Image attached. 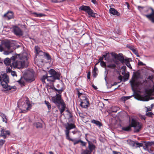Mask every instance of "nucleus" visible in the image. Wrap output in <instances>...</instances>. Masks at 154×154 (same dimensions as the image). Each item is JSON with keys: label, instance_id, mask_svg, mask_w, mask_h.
I'll list each match as a JSON object with an SVG mask.
<instances>
[{"label": "nucleus", "instance_id": "nucleus-63", "mask_svg": "<svg viewBox=\"0 0 154 154\" xmlns=\"http://www.w3.org/2000/svg\"><path fill=\"white\" fill-rule=\"evenodd\" d=\"M118 79L120 81V82H121L122 80V77L121 75H120L118 77Z\"/></svg>", "mask_w": 154, "mask_h": 154}, {"label": "nucleus", "instance_id": "nucleus-13", "mask_svg": "<svg viewBox=\"0 0 154 154\" xmlns=\"http://www.w3.org/2000/svg\"><path fill=\"white\" fill-rule=\"evenodd\" d=\"M13 30L14 33L16 35L21 36L23 34V32L21 29L17 26L14 27Z\"/></svg>", "mask_w": 154, "mask_h": 154}, {"label": "nucleus", "instance_id": "nucleus-16", "mask_svg": "<svg viewBox=\"0 0 154 154\" xmlns=\"http://www.w3.org/2000/svg\"><path fill=\"white\" fill-rule=\"evenodd\" d=\"M20 111V112L26 113L31 109L32 106H18Z\"/></svg>", "mask_w": 154, "mask_h": 154}, {"label": "nucleus", "instance_id": "nucleus-27", "mask_svg": "<svg viewBox=\"0 0 154 154\" xmlns=\"http://www.w3.org/2000/svg\"><path fill=\"white\" fill-rule=\"evenodd\" d=\"M35 17H41L45 16L46 15L41 13H37L36 12H34L32 14Z\"/></svg>", "mask_w": 154, "mask_h": 154}, {"label": "nucleus", "instance_id": "nucleus-29", "mask_svg": "<svg viewBox=\"0 0 154 154\" xmlns=\"http://www.w3.org/2000/svg\"><path fill=\"white\" fill-rule=\"evenodd\" d=\"M103 56L105 58V59L107 61H108L109 59V52H104V53Z\"/></svg>", "mask_w": 154, "mask_h": 154}, {"label": "nucleus", "instance_id": "nucleus-11", "mask_svg": "<svg viewBox=\"0 0 154 154\" xmlns=\"http://www.w3.org/2000/svg\"><path fill=\"white\" fill-rule=\"evenodd\" d=\"M9 82H1V84L3 88L7 89V90H11L12 91L16 90V86H9L8 85V83Z\"/></svg>", "mask_w": 154, "mask_h": 154}, {"label": "nucleus", "instance_id": "nucleus-45", "mask_svg": "<svg viewBox=\"0 0 154 154\" xmlns=\"http://www.w3.org/2000/svg\"><path fill=\"white\" fill-rule=\"evenodd\" d=\"M73 141H72V142H74V145H75L76 144L78 143L79 142H80L81 141V140H76L75 139H73Z\"/></svg>", "mask_w": 154, "mask_h": 154}, {"label": "nucleus", "instance_id": "nucleus-56", "mask_svg": "<svg viewBox=\"0 0 154 154\" xmlns=\"http://www.w3.org/2000/svg\"><path fill=\"white\" fill-rule=\"evenodd\" d=\"M92 73L93 76L94 77H95L97 75V72H95L94 71H92Z\"/></svg>", "mask_w": 154, "mask_h": 154}, {"label": "nucleus", "instance_id": "nucleus-43", "mask_svg": "<svg viewBox=\"0 0 154 154\" xmlns=\"http://www.w3.org/2000/svg\"><path fill=\"white\" fill-rule=\"evenodd\" d=\"M126 68V67L125 66H123L122 67V74L123 75L126 73L125 70Z\"/></svg>", "mask_w": 154, "mask_h": 154}, {"label": "nucleus", "instance_id": "nucleus-34", "mask_svg": "<svg viewBox=\"0 0 154 154\" xmlns=\"http://www.w3.org/2000/svg\"><path fill=\"white\" fill-rule=\"evenodd\" d=\"M153 115H154V114L151 112H146V116L148 117H151V118L153 117L152 116H153Z\"/></svg>", "mask_w": 154, "mask_h": 154}, {"label": "nucleus", "instance_id": "nucleus-22", "mask_svg": "<svg viewBox=\"0 0 154 154\" xmlns=\"http://www.w3.org/2000/svg\"><path fill=\"white\" fill-rule=\"evenodd\" d=\"M91 122L92 123L96 125L97 126L100 127L102 125L100 122L98 120H96L95 119H93L91 121Z\"/></svg>", "mask_w": 154, "mask_h": 154}, {"label": "nucleus", "instance_id": "nucleus-42", "mask_svg": "<svg viewBox=\"0 0 154 154\" xmlns=\"http://www.w3.org/2000/svg\"><path fill=\"white\" fill-rule=\"evenodd\" d=\"M116 67V65L115 64H110L107 66V67L111 69H114Z\"/></svg>", "mask_w": 154, "mask_h": 154}, {"label": "nucleus", "instance_id": "nucleus-15", "mask_svg": "<svg viewBox=\"0 0 154 154\" xmlns=\"http://www.w3.org/2000/svg\"><path fill=\"white\" fill-rule=\"evenodd\" d=\"M142 124L141 122H137L135 120V133H137L140 131L142 128Z\"/></svg>", "mask_w": 154, "mask_h": 154}, {"label": "nucleus", "instance_id": "nucleus-31", "mask_svg": "<svg viewBox=\"0 0 154 154\" xmlns=\"http://www.w3.org/2000/svg\"><path fill=\"white\" fill-rule=\"evenodd\" d=\"M8 51H5L3 52V54L5 55H8L13 52V49L8 50Z\"/></svg>", "mask_w": 154, "mask_h": 154}, {"label": "nucleus", "instance_id": "nucleus-2", "mask_svg": "<svg viewBox=\"0 0 154 154\" xmlns=\"http://www.w3.org/2000/svg\"><path fill=\"white\" fill-rule=\"evenodd\" d=\"M48 88L49 89L51 88L52 90L54 89L59 93V94H57L56 96L52 97L51 100L52 102L56 105H58V106H65V103L61 98V94L63 90V88H61L59 89H57L53 85H52L51 86H48Z\"/></svg>", "mask_w": 154, "mask_h": 154}, {"label": "nucleus", "instance_id": "nucleus-59", "mask_svg": "<svg viewBox=\"0 0 154 154\" xmlns=\"http://www.w3.org/2000/svg\"><path fill=\"white\" fill-rule=\"evenodd\" d=\"M90 75H91V72H88L87 74V77L88 79H89L90 78Z\"/></svg>", "mask_w": 154, "mask_h": 154}, {"label": "nucleus", "instance_id": "nucleus-5", "mask_svg": "<svg viewBox=\"0 0 154 154\" xmlns=\"http://www.w3.org/2000/svg\"><path fill=\"white\" fill-rule=\"evenodd\" d=\"M76 90L78 93V97L81 100L80 106H88L89 103L88 98V96L85 94L80 92L79 88H76Z\"/></svg>", "mask_w": 154, "mask_h": 154}, {"label": "nucleus", "instance_id": "nucleus-35", "mask_svg": "<svg viewBox=\"0 0 154 154\" xmlns=\"http://www.w3.org/2000/svg\"><path fill=\"white\" fill-rule=\"evenodd\" d=\"M0 135L1 137H3L4 139H5L6 138V135L4 133V131L3 129H2L1 131Z\"/></svg>", "mask_w": 154, "mask_h": 154}, {"label": "nucleus", "instance_id": "nucleus-33", "mask_svg": "<svg viewBox=\"0 0 154 154\" xmlns=\"http://www.w3.org/2000/svg\"><path fill=\"white\" fill-rule=\"evenodd\" d=\"M44 56L45 57V58L47 60H51V57L49 54L48 53L45 52Z\"/></svg>", "mask_w": 154, "mask_h": 154}, {"label": "nucleus", "instance_id": "nucleus-3", "mask_svg": "<svg viewBox=\"0 0 154 154\" xmlns=\"http://www.w3.org/2000/svg\"><path fill=\"white\" fill-rule=\"evenodd\" d=\"M154 94V85L151 88L145 89V93L143 95L140 96V100L147 101L153 99L151 96Z\"/></svg>", "mask_w": 154, "mask_h": 154}, {"label": "nucleus", "instance_id": "nucleus-54", "mask_svg": "<svg viewBox=\"0 0 154 154\" xmlns=\"http://www.w3.org/2000/svg\"><path fill=\"white\" fill-rule=\"evenodd\" d=\"M10 67H8L6 69V72L7 73H10L12 71Z\"/></svg>", "mask_w": 154, "mask_h": 154}, {"label": "nucleus", "instance_id": "nucleus-57", "mask_svg": "<svg viewBox=\"0 0 154 154\" xmlns=\"http://www.w3.org/2000/svg\"><path fill=\"white\" fill-rule=\"evenodd\" d=\"M104 58V57L103 56H103L102 57H100L98 60L99 62H100L103 61V60Z\"/></svg>", "mask_w": 154, "mask_h": 154}, {"label": "nucleus", "instance_id": "nucleus-8", "mask_svg": "<svg viewBox=\"0 0 154 154\" xmlns=\"http://www.w3.org/2000/svg\"><path fill=\"white\" fill-rule=\"evenodd\" d=\"M130 124L129 125L122 127V130L125 131H128L131 130V127L135 128V118L131 117L129 118Z\"/></svg>", "mask_w": 154, "mask_h": 154}, {"label": "nucleus", "instance_id": "nucleus-7", "mask_svg": "<svg viewBox=\"0 0 154 154\" xmlns=\"http://www.w3.org/2000/svg\"><path fill=\"white\" fill-rule=\"evenodd\" d=\"M66 129L65 130V132L66 136V138L70 141H73V139L70 138L69 136V130L75 128L76 127L74 123H68L67 125H65Z\"/></svg>", "mask_w": 154, "mask_h": 154}, {"label": "nucleus", "instance_id": "nucleus-17", "mask_svg": "<svg viewBox=\"0 0 154 154\" xmlns=\"http://www.w3.org/2000/svg\"><path fill=\"white\" fill-rule=\"evenodd\" d=\"M154 144V143L152 142H145V146L143 147L145 149H149L150 147H151V146Z\"/></svg>", "mask_w": 154, "mask_h": 154}, {"label": "nucleus", "instance_id": "nucleus-46", "mask_svg": "<svg viewBox=\"0 0 154 154\" xmlns=\"http://www.w3.org/2000/svg\"><path fill=\"white\" fill-rule=\"evenodd\" d=\"M117 107L118 106H112V107L110 108V110L112 112H116L117 111V109H114L115 108Z\"/></svg>", "mask_w": 154, "mask_h": 154}, {"label": "nucleus", "instance_id": "nucleus-64", "mask_svg": "<svg viewBox=\"0 0 154 154\" xmlns=\"http://www.w3.org/2000/svg\"><path fill=\"white\" fill-rule=\"evenodd\" d=\"M93 71H94L97 72H98V69L95 66L94 67Z\"/></svg>", "mask_w": 154, "mask_h": 154}, {"label": "nucleus", "instance_id": "nucleus-23", "mask_svg": "<svg viewBox=\"0 0 154 154\" xmlns=\"http://www.w3.org/2000/svg\"><path fill=\"white\" fill-rule=\"evenodd\" d=\"M26 81L28 82H31L34 81L35 79L33 74H31L29 75V76L25 78Z\"/></svg>", "mask_w": 154, "mask_h": 154}, {"label": "nucleus", "instance_id": "nucleus-39", "mask_svg": "<svg viewBox=\"0 0 154 154\" xmlns=\"http://www.w3.org/2000/svg\"><path fill=\"white\" fill-rule=\"evenodd\" d=\"M128 141V143L131 146H134L135 145V142L131 140Z\"/></svg>", "mask_w": 154, "mask_h": 154}, {"label": "nucleus", "instance_id": "nucleus-6", "mask_svg": "<svg viewBox=\"0 0 154 154\" xmlns=\"http://www.w3.org/2000/svg\"><path fill=\"white\" fill-rule=\"evenodd\" d=\"M132 89L133 91L132 95L128 96H123L120 99L121 101L125 102L128 100L130 99L132 97L135 96V72H133L132 77L131 80L130 81Z\"/></svg>", "mask_w": 154, "mask_h": 154}, {"label": "nucleus", "instance_id": "nucleus-4", "mask_svg": "<svg viewBox=\"0 0 154 154\" xmlns=\"http://www.w3.org/2000/svg\"><path fill=\"white\" fill-rule=\"evenodd\" d=\"M50 76H48L47 81L50 83L53 84L56 80H60V73L53 69H51L48 71Z\"/></svg>", "mask_w": 154, "mask_h": 154}, {"label": "nucleus", "instance_id": "nucleus-50", "mask_svg": "<svg viewBox=\"0 0 154 154\" xmlns=\"http://www.w3.org/2000/svg\"><path fill=\"white\" fill-rule=\"evenodd\" d=\"M127 47H128L129 48L132 50L133 52L135 53V49H134V48L133 47L130 46H127Z\"/></svg>", "mask_w": 154, "mask_h": 154}, {"label": "nucleus", "instance_id": "nucleus-1", "mask_svg": "<svg viewBox=\"0 0 154 154\" xmlns=\"http://www.w3.org/2000/svg\"><path fill=\"white\" fill-rule=\"evenodd\" d=\"M28 54L26 52L22 54H15L11 57L5 58L4 61L5 64L7 66L11 65V60H13L12 64L14 67L23 68L28 66Z\"/></svg>", "mask_w": 154, "mask_h": 154}, {"label": "nucleus", "instance_id": "nucleus-44", "mask_svg": "<svg viewBox=\"0 0 154 154\" xmlns=\"http://www.w3.org/2000/svg\"><path fill=\"white\" fill-rule=\"evenodd\" d=\"M25 102L27 106H31L30 102L28 98H27Z\"/></svg>", "mask_w": 154, "mask_h": 154}, {"label": "nucleus", "instance_id": "nucleus-20", "mask_svg": "<svg viewBox=\"0 0 154 154\" xmlns=\"http://www.w3.org/2000/svg\"><path fill=\"white\" fill-rule=\"evenodd\" d=\"M2 82H9V77L6 73L2 74Z\"/></svg>", "mask_w": 154, "mask_h": 154}, {"label": "nucleus", "instance_id": "nucleus-10", "mask_svg": "<svg viewBox=\"0 0 154 154\" xmlns=\"http://www.w3.org/2000/svg\"><path fill=\"white\" fill-rule=\"evenodd\" d=\"M112 56L115 59L119 60L120 62L123 64L125 61H126V59H125L123 55L121 53L117 54L112 53Z\"/></svg>", "mask_w": 154, "mask_h": 154}, {"label": "nucleus", "instance_id": "nucleus-40", "mask_svg": "<svg viewBox=\"0 0 154 154\" xmlns=\"http://www.w3.org/2000/svg\"><path fill=\"white\" fill-rule=\"evenodd\" d=\"M135 145H136V146H135V147H140L142 146L143 145L142 143H139L136 141Z\"/></svg>", "mask_w": 154, "mask_h": 154}, {"label": "nucleus", "instance_id": "nucleus-24", "mask_svg": "<svg viewBox=\"0 0 154 154\" xmlns=\"http://www.w3.org/2000/svg\"><path fill=\"white\" fill-rule=\"evenodd\" d=\"M135 88L136 86L138 85L136 83V79L138 78H141L140 74L139 71L135 72Z\"/></svg>", "mask_w": 154, "mask_h": 154}, {"label": "nucleus", "instance_id": "nucleus-19", "mask_svg": "<svg viewBox=\"0 0 154 154\" xmlns=\"http://www.w3.org/2000/svg\"><path fill=\"white\" fill-rule=\"evenodd\" d=\"M88 143L89 151H91V153L95 149L96 146L92 143L90 141H88Z\"/></svg>", "mask_w": 154, "mask_h": 154}, {"label": "nucleus", "instance_id": "nucleus-21", "mask_svg": "<svg viewBox=\"0 0 154 154\" xmlns=\"http://www.w3.org/2000/svg\"><path fill=\"white\" fill-rule=\"evenodd\" d=\"M110 13L114 15H117V16H119L120 13L118 12L114 8H110L109 10Z\"/></svg>", "mask_w": 154, "mask_h": 154}, {"label": "nucleus", "instance_id": "nucleus-58", "mask_svg": "<svg viewBox=\"0 0 154 154\" xmlns=\"http://www.w3.org/2000/svg\"><path fill=\"white\" fill-rule=\"evenodd\" d=\"M80 142L81 143L82 145L84 146H86V143L85 142H83V141H82L81 140V141H80Z\"/></svg>", "mask_w": 154, "mask_h": 154}, {"label": "nucleus", "instance_id": "nucleus-26", "mask_svg": "<svg viewBox=\"0 0 154 154\" xmlns=\"http://www.w3.org/2000/svg\"><path fill=\"white\" fill-rule=\"evenodd\" d=\"M33 125L37 128H41L42 127V124L39 122H34L33 124Z\"/></svg>", "mask_w": 154, "mask_h": 154}, {"label": "nucleus", "instance_id": "nucleus-41", "mask_svg": "<svg viewBox=\"0 0 154 154\" xmlns=\"http://www.w3.org/2000/svg\"><path fill=\"white\" fill-rule=\"evenodd\" d=\"M66 112L67 113V115L69 117L68 118H71L72 117V115L71 112L68 110V109L66 110Z\"/></svg>", "mask_w": 154, "mask_h": 154}, {"label": "nucleus", "instance_id": "nucleus-25", "mask_svg": "<svg viewBox=\"0 0 154 154\" xmlns=\"http://www.w3.org/2000/svg\"><path fill=\"white\" fill-rule=\"evenodd\" d=\"M123 75V81L125 82L128 80L129 76V73L128 72Z\"/></svg>", "mask_w": 154, "mask_h": 154}, {"label": "nucleus", "instance_id": "nucleus-32", "mask_svg": "<svg viewBox=\"0 0 154 154\" xmlns=\"http://www.w3.org/2000/svg\"><path fill=\"white\" fill-rule=\"evenodd\" d=\"M48 76L47 75H43L41 78V81L42 82L43 84L45 83V80L46 79L47 80V79L48 78Z\"/></svg>", "mask_w": 154, "mask_h": 154}, {"label": "nucleus", "instance_id": "nucleus-28", "mask_svg": "<svg viewBox=\"0 0 154 154\" xmlns=\"http://www.w3.org/2000/svg\"><path fill=\"white\" fill-rule=\"evenodd\" d=\"M4 45L5 47L7 48L8 50H10L11 49V43L9 42H6L4 43Z\"/></svg>", "mask_w": 154, "mask_h": 154}, {"label": "nucleus", "instance_id": "nucleus-9", "mask_svg": "<svg viewBox=\"0 0 154 154\" xmlns=\"http://www.w3.org/2000/svg\"><path fill=\"white\" fill-rule=\"evenodd\" d=\"M80 10L83 11L87 13L88 14L92 17H94V14H93L92 9L90 7L87 6L82 5L79 8Z\"/></svg>", "mask_w": 154, "mask_h": 154}, {"label": "nucleus", "instance_id": "nucleus-51", "mask_svg": "<svg viewBox=\"0 0 154 154\" xmlns=\"http://www.w3.org/2000/svg\"><path fill=\"white\" fill-rule=\"evenodd\" d=\"M11 75L13 76H15L16 77L17 76V75L16 74V73L15 71H12L11 72Z\"/></svg>", "mask_w": 154, "mask_h": 154}, {"label": "nucleus", "instance_id": "nucleus-38", "mask_svg": "<svg viewBox=\"0 0 154 154\" xmlns=\"http://www.w3.org/2000/svg\"><path fill=\"white\" fill-rule=\"evenodd\" d=\"M124 63H125L126 65L129 68H131V66L130 64V62L128 61L127 60V59H126V61H125Z\"/></svg>", "mask_w": 154, "mask_h": 154}, {"label": "nucleus", "instance_id": "nucleus-53", "mask_svg": "<svg viewBox=\"0 0 154 154\" xmlns=\"http://www.w3.org/2000/svg\"><path fill=\"white\" fill-rule=\"evenodd\" d=\"M152 107L153 106H151V107L148 108L147 107H146V112H147L148 111H151L153 108Z\"/></svg>", "mask_w": 154, "mask_h": 154}, {"label": "nucleus", "instance_id": "nucleus-55", "mask_svg": "<svg viewBox=\"0 0 154 154\" xmlns=\"http://www.w3.org/2000/svg\"><path fill=\"white\" fill-rule=\"evenodd\" d=\"M5 140H0V146H2L5 143Z\"/></svg>", "mask_w": 154, "mask_h": 154}, {"label": "nucleus", "instance_id": "nucleus-49", "mask_svg": "<svg viewBox=\"0 0 154 154\" xmlns=\"http://www.w3.org/2000/svg\"><path fill=\"white\" fill-rule=\"evenodd\" d=\"M149 151V152L151 153H154L153 152V148L151 147H150L149 149H146Z\"/></svg>", "mask_w": 154, "mask_h": 154}, {"label": "nucleus", "instance_id": "nucleus-30", "mask_svg": "<svg viewBox=\"0 0 154 154\" xmlns=\"http://www.w3.org/2000/svg\"><path fill=\"white\" fill-rule=\"evenodd\" d=\"M58 107L60 114H61L63 115L62 113L64 112H66V110H67V109H66V106H61V108L60 107V106Z\"/></svg>", "mask_w": 154, "mask_h": 154}, {"label": "nucleus", "instance_id": "nucleus-14", "mask_svg": "<svg viewBox=\"0 0 154 154\" xmlns=\"http://www.w3.org/2000/svg\"><path fill=\"white\" fill-rule=\"evenodd\" d=\"M35 52L36 54V56H44L45 52H43L41 50L40 48L38 46L35 47Z\"/></svg>", "mask_w": 154, "mask_h": 154}, {"label": "nucleus", "instance_id": "nucleus-37", "mask_svg": "<svg viewBox=\"0 0 154 154\" xmlns=\"http://www.w3.org/2000/svg\"><path fill=\"white\" fill-rule=\"evenodd\" d=\"M91 152L88 149H85L83 150L81 154H91Z\"/></svg>", "mask_w": 154, "mask_h": 154}, {"label": "nucleus", "instance_id": "nucleus-60", "mask_svg": "<svg viewBox=\"0 0 154 154\" xmlns=\"http://www.w3.org/2000/svg\"><path fill=\"white\" fill-rule=\"evenodd\" d=\"M17 82L21 85H23V82L21 79L19 80Z\"/></svg>", "mask_w": 154, "mask_h": 154}, {"label": "nucleus", "instance_id": "nucleus-61", "mask_svg": "<svg viewBox=\"0 0 154 154\" xmlns=\"http://www.w3.org/2000/svg\"><path fill=\"white\" fill-rule=\"evenodd\" d=\"M112 152L113 154H121L120 152L116 151H113Z\"/></svg>", "mask_w": 154, "mask_h": 154}, {"label": "nucleus", "instance_id": "nucleus-62", "mask_svg": "<svg viewBox=\"0 0 154 154\" xmlns=\"http://www.w3.org/2000/svg\"><path fill=\"white\" fill-rule=\"evenodd\" d=\"M138 65L139 66H143L144 65L142 62L140 61L138 63Z\"/></svg>", "mask_w": 154, "mask_h": 154}, {"label": "nucleus", "instance_id": "nucleus-12", "mask_svg": "<svg viewBox=\"0 0 154 154\" xmlns=\"http://www.w3.org/2000/svg\"><path fill=\"white\" fill-rule=\"evenodd\" d=\"M14 17V13L12 11H8L3 16V18L8 20L13 18Z\"/></svg>", "mask_w": 154, "mask_h": 154}, {"label": "nucleus", "instance_id": "nucleus-18", "mask_svg": "<svg viewBox=\"0 0 154 154\" xmlns=\"http://www.w3.org/2000/svg\"><path fill=\"white\" fill-rule=\"evenodd\" d=\"M152 12L149 15H146V16L150 20L154 23V11L152 9Z\"/></svg>", "mask_w": 154, "mask_h": 154}, {"label": "nucleus", "instance_id": "nucleus-47", "mask_svg": "<svg viewBox=\"0 0 154 154\" xmlns=\"http://www.w3.org/2000/svg\"><path fill=\"white\" fill-rule=\"evenodd\" d=\"M139 117L141 120H145L146 119V117L144 115L139 114Z\"/></svg>", "mask_w": 154, "mask_h": 154}, {"label": "nucleus", "instance_id": "nucleus-52", "mask_svg": "<svg viewBox=\"0 0 154 154\" xmlns=\"http://www.w3.org/2000/svg\"><path fill=\"white\" fill-rule=\"evenodd\" d=\"M100 65L103 67H104L106 66L105 63L103 61L100 62Z\"/></svg>", "mask_w": 154, "mask_h": 154}, {"label": "nucleus", "instance_id": "nucleus-48", "mask_svg": "<svg viewBox=\"0 0 154 154\" xmlns=\"http://www.w3.org/2000/svg\"><path fill=\"white\" fill-rule=\"evenodd\" d=\"M68 122H67V123L65 125H67L68 123H73V120L72 119V118H68Z\"/></svg>", "mask_w": 154, "mask_h": 154}, {"label": "nucleus", "instance_id": "nucleus-36", "mask_svg": "<svg viewBox=\"0 0 154 154\" xmlns=\"http://www.w3.org/2000/svg\"><path fill=\"white\" fill-rule=\"evenodd\" d=\"M0 115L1 116L2 118L3 121V122H7V119L6 118V116L5 115L2 113H1V114H0Z\"/></svg>", "mask_w": 154, "mask_h": 154}]
</instances>
